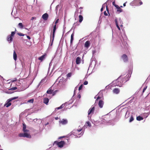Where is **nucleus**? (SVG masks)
Segmentation results:
<instances>
[{
	"label": "nucleus",
	"instance_id": "obj_1",
	"mask_svg": "<svg viewBox=\"0 0 150 150\" xmlns=\"http://www.w3.org/2000/svg\"><path fill=\"white\" fill-rule=\"evenodd\" d=\"M18 98V97H15L12 98H10L8 99L7 101V103L4 106H6V107L8 108L11 105V103H10V102L12 101V100L17 99Z\"/></svg>",
	"mask_w": 150,
	"mask_h": 150
},
{
	"label": "nucleus",
	"instance_id": "obj_2",
	"mask_svg": "<svg viewBox=\"0 0 150 150\" xmlns=\"http://www.w3.org/2000/svg\"><path fill=\"white\" fill-rule=\"evenodd\" d=\"M16 30V29H15V31L12 32L11 33V34L10 35H8L7 37V40L9 42V43L11 42L13 40V38L15 34V31Z\"/></svg>",
	"mask_w": 150,
	"mask_h": 150
},
{
	"label": "nucleus",
	"instance_id": "obj_3",
	"mask_svg": "<svg viewBox=\"0 0 150 150\" xmlns=\"http://www.w3.org/2000/svg\"><path fill=\"white\" fill-rule=\"evenodd\" d=\"M123 79H121L120 77L118 78L116 81L117 85L120 87L122 86L123 84Z\"/></svg>",
	"mask_w": 150,
	"mask_h": 150
},
{
	"label": "nucleus",
	"instance_id": "obj_4",
	"mask_svg": "<svg viewBox=\"0 0 150 150\" xmlns=\"http://www.w3.org/2000/svg\"><path fill=\"white\" fill-rule=\"evenodd\" d=\"M24 133H20L18 134V136L20 137H26L28 138H31V136L29 134L24 132Z\"/></svg>",
	"mask_w": 150,
	"mask_h": 150
},
{
	"label": "nucleus",
	"instance_id": "obj_5",
	"mask_svg": "<svg viewBox=\"0 0 150 150\" xmlns=\"http://www.w3.org/2000/svg\"><path fill=\"white\" fill-rule=\"evenodd\" d=\"M54 143L55 144L57 145L59 147L62 148L63 146L65 143L64 141H62L59 142L55 141Z\"/></svg>",
	"mask_w": 150,
	"mask_h": 150
},
{
	"label": "nucleus",
	"instance_id": "obj_6",
	"mask_svg": "<svg viewBox=\"0 0 150 150\" xmlns=\"http://www.w3.org/2000/svg\"><path fill=\"white\" fill-rule=\"evenodd\" d=\"M68 123V120L67 119H62V120L59 121V123L60 124L62 125H65Z\"/></svg>",
	"mask_w": 150,
	"mask_h": 150
},
{
	"label": "nucleus",
	"instance_id": "obj_7",
	"mask_svg": "<svg viewBox=\"0 0 150 150\" xmlns=\"http://www.w3.org/2000/svg\"><path fill=\"white\" fill-rule=\"evenodd\" d=\"M121 57L123 61L125 62H127L128 61V59L127 56L125 54H123L122 56Z\"/></svg>",
	"mask_w": 150,
	"mask_h": 150
},
{
	"label": "nucleus",
	"instance_id": "obj_8",
	"mask_svg": "<svg viewBox=\"0 0 150 150\" xmlns=\"http://www.w3.org/2000/svg\"><path fill=\"white\" fill-rule=\"evenodd\" d=\"M95 110V107H93L90 108L88 111V115H89L91 114H93Z\"/></svg>",
	"mask_w": 150,
	"mask_h": 150
},
{
	"label": "nucleus",
	"instance_id": "obj_9",
	"mask_svg": "<svg viewBox=\"0 0 150 150\" xmlns=\"http://www.w3.org/2000/svg\"><path fill=\"white\" fill-rule=\"evenodd\" d=\"M48 18V15L47 13L43 14L42 16V18L45 21H46Z\"/></svg>",
	"mask_w": 150,
	"mask_h": 150
},
{
	"label": "nucleus",
	"instance_id": "obj_10",
	"mask_svg": "<svg viewBox=\"0 0 150 150\" xmlns=\"http://www.w3.org/2000/svg\"><path fill=\"white\" fill-rule=\"evenodd\" d=\"M104 103V102L103 100H100L98 103L99 107L100 108H102L103 106Z\"/></svg>",
	"mask_w": 150,
	"mask_h": 150
},
{
	"label": "nucleus",
	"instance_id": "obj_11",
	"mask_svg": "<svg viewBox=\"0 0 150 150\" xmlns=\"http://www.w3.org/2000/svg\"><path fill=\"white\" fill-rule=\"evenodd\" d=\"M118 24L121 27H123V23L122 21L121 18H119V19L118 21Z\"/></svg>",
	"mask_w": 150,
	"mask_h": 150
},
{
	"label": "nucleus",
	"instance_id": "obj_12",
	"mask_svg": "<svg viewBox=\"0 0 150 150\" xmlns=\"http://www.w3.org/2000/svg\"><path fill=\"white\" fill-rule=\"evenodd\" d=\"M81 62V58L79 57H77L76 59V64H79Z\"/></svg>",
	"mask_w": 150,
	"mask_h": 150
},
{
	"label": "nucleus",
	"instance_id": "obj_13",
	"mask_svg": "<svg viewBox=\"0 0 150 150\" xmlns=\"http://www.w3.org/2000/svg\"><path fill=\"white\" fill-rule=\"evenodd\" d=\"M90 42L89 41H86L85 44L84 46L86 48H88L90 45Z\"/></svg>",
	"mask_w": 150,
	"mask_h": 150
},
{
	"label": "nucleus",
	"instance_id": "obj_14",
	"mask_svg": "<svg viewBox=\"0 0 150 150\" xmlns=\"http://www.w3.org/2000/svg\"><path fill=\"white\" fill-rule=\"evenodd\" d=\"M49 102V99L47 98H45L43 99V103L47 105Z\"/></svg>",
	"mask_w": 150,
	"mask_h": 150
},
{
	"label": "nucleus",
	"instance_id": "obj_15",
	"mask_svg": "<svg viewBox=\"0 0 150 150\" xmlns=\"http://www.w3.org/2000/svg\"><path fill=\"white\" fill-rule=\"evenodd\" d=\"M46 54H44L42 55L38 59L40 60L41 61H42L43 60L45 59V57H46Z\"/></svg>",
	"mask_w": 150,
	"mask_h": 150
},
{
	"label": "nucleus",
	"instance_id": "obj_16",
	"mask_svg": "<svg viewBox=\"0 0 150 150\" xmlns=\"http://www.w3.org/2000/svg\"><path fill=\"white\" fill-rule=\"evenodd\" d=\"M113 92L115 94H118L120 92V90L118 88H115L113 90Z\"/></svg>",
	"mask_w": 150,
	"mask_h": 150
},
{
	"label": "nucleus",
	"instance_id": "obj_17",
	"mask_svg": "<svg viewBox=\"0 0 150 150\" xmlns=\"http://www.w3.org/2000/svg\"><path fill=\"white\" fill-rule=\"evenodd\" d=\"M17 55L15 51H14L13 53V58L15 61H16L17 59Z\"/></svg>",
	"mask_w": 150,
	"mask_h": 150
},
{
	"label": "nucleus",
	"instance_id": "obj_18",
	"mask_svg": "<svg viewBox=\"0 0 150 150\" xmlns=\"http://www.w3.org/2000/svg\"><path fill=\"white\" fill-rule=\"evenodd\" d=\"M74 34L72 33L71 35V40H70V44L71 45L72 44L74 40Z\"/></svg>",
	"mask_w": 150,
	"mask_h": 150
},
{
	"label": "nucleus",
	"instance_id": "obj_19",
	"mask_svg": "<svg viewBox=\"0 0 150 150\" xmlns=\"http://www.w3.org/2000/svg\"><path fill=\"white\" fill-rule=\"evenodd\" d=\"M56 29V25H55L53 27V34H52V37L53 38H54V34Z\"/></svg>",
	"mask_w": 150,
	"mask_h": 150
},
{
	"label": "nucleus",
	"instance_id": "obj_20",
	"mask_svg": "<svg viewBox=\"0 0 150 150\" xmlns=\"http://www.w3.org/2000/svg\"><path fill=\"white\" fill-rule=\"evenodd\" d=\"M53 90L49 88L47 91V93L48 94H51L53 93Z\"/></svg>",
	"mask_w": 150,
	"mask_h": 150
},
{
	"label": "nucleus",
	"instance_id": "obj_21",
	"mask_svg": "<svg viewBox=\"0 0 150 150\" xmlns=\"http://www.w3.org/2000/svg\"><path fill=\"white\" fill-rule=\"evenodd\" d=\"M134 2L137 4L139 3V5H141L142 4V2L140 0H135L134 1Z\"/></svg>",
	"mask_w": 150,
	"mask_h": 150
},
{
	"label": "nucleus",
	"instance_id": "obj_22",
	"mask_svg": "<svg viewBox=\"0 0 150 150\" xmlns=\"http://www.w3.org/2000/svg\"><path fill=\"white\" fill-rule=\"evenodd\" d=\"M23 130L24 132H29V130L26 129V126L25 125H24L23 124Z\"/></svg>",
	"mask_w": 150,
	"mask_h": 150
},
{
	"label": "nucleus",
	"instance_id": "obj_23",
	"mask_svg": "<svg viewBox=\"0 0 150 150\" xmlns=\"http://www.w3.org/2000/svg\"><path fill=\"white\" fill-rule=\"evenodd\" d=\"M79 22L81 23L82 22V21L83 20V17L82 15H80L79 16Z\"/></svg>",
	"mask_w": 150,
	"mask_h": 150
},
{
	"label": "nucleus",
	"instance_id": "obj_24",
	"mask_svg": "<svg viewBox=\"0 0 150 150\" xmlns=\"http://www.w3.org/2000/svg\"><path fill=\"white\" fill-rule=\"evenodd\" d=\"M137 120L140 121L141 120H142L143 119V118L140 116H138L137 117Z\"/></svg>",
	"mask_w": 150,
	"mask_h": 150
},
{
	"label": "nucleus",
	"instance_id": "obj_25",
	"mask_svg": "<svg viewBox=\"0 0 150 150\" xmlns=\"http://www.w3.org/2000/svg\"><path fill=\"white\" fill-rule=\"evenodd\" d=\"M64 104H63L60 107L56 108V110L57 109V110H58L59 109H61L64 107Z\"/></svg>",
	"mask_w": 150,
	"mask_h": 150
},
{
	"label": "nucleus",
	"instance_id": "obj_26",
	"mask_svg": "<svg viewBox=\"0 0 150 150\" xmlns=\"http://www.w3.org/2000/svg\"><path fill=\"white\" fill-rule=\"evenodd\" d=\"M122 11V10L120 7L117 9V12L118 13H120Z\"/></svg>",
	"mask_w": 150,
	"mask_h": 150
},
{
	"label": "nucleus",
	"instance_id": "obj_27",
	"mask_svg": "<svg viewBox=\"0 0 150 150\" xmlns=\"http://www.w3.org/2000/svg\"><path fill=\"white\" fill-rule=\"evenodd\" d=\"M115 21L116 25V26L117 27V28H119V27H119L120 26L118 24V22H117V19H115Z\"/></svg>",
	"mask_w": 150,
	"mask_h": 150
},
{
	"label": "nucleus",
	"instance_id": "obj_28",
	"mask_svg": "<svg viewBox=\"0 0 150 150\" xmlns=\"http://www.w3.org/2000/svg\"><path fill=\"white\" fill-rule=\"evenodd\" d=\"M18 25L19 27L21 28H23V26L22 23H18Z\"/></svg>",
	"mask_w": 150,
	"mask_h": 150
},
{
	"label": "nucleus",
	"instance_id": "obj_29",
	"mask_svg": "<svg viewBox=\"0 0 150 150\" xmlns=\"http://www.w3.org/2000/svg\"><path fill=\"white\" fill-rule=\"evenodd\" d=\"M72 74V73L71 72L68 73L67 75V78H69L71 77V76Z\"/></svg>",
	"mask_w": 150,
	"mask_h": 150
},
{
	"label": "nucleus",
	"instance_id": "obj_30",
	"mask_svg": "<svg viewBox=\"0 0 150 150\" xmlns=\"http://www.w3.org/2000/svg\"><path fill=\"white\" fill-rule=\"evenodd\" d=\"M34 99H32L30 100H29L28 101V103H33L34 101Z\"/></svg>",
	"mask_w": 150,
	"mask_h": 150
},
{
	"label": "nucleus",
	"instance_id": "obj_31",
	"mask_svg": "<svg viewBox=\"0 0 150 150\" xmlns=\"http://www.w3.org/2000/svg\"><path fill=\"white\" fill-rule=\"evenodd\" d=\"M86 124L87 125V126H88L89 127H91V123L89 121L86 122Z\"/></svg>",
	"mask_w": 150,
	"mask_h": 150
},
{
	"label": "nucleus",
	"instance_id": "obj_32",
	"mask_svg": "<svg viewBox=\"0 0 150 150\" xmlns=\"http://www.w3.org/2000/svg\"><path fill=\"white\" fill-rule=\"evenodd\" d=\"M18 35L21 36H24V35H25L23 33H18Z\"/></svg>",
	"mask_w": 150,
	"mask_h": 150
},
{
	"label": "nucleus",
	"instance_id": "obj_33",
	"mask_svg": "<svg viewBox=\"0 0 150 150\" xmlns=\"http://www.w3.org/2000/svg\"><path fill=\"white\" fill-rule=\"evenodd\" d=\"M134 120V118L132 116H131L130 119L129 120V122H131Z\"/></svg>",
	"mask_w": 150,
	"mask_h": 150
},
{
	"label": "nucleus",
	"instance_id": "obj_34",
	"mask_svg": "<svg viewBox=\"0 0 150 150\" xmlns=\"http://www.w3.org/2000/svg\"><path fill=\"white\" fill-rule=\"evenodd\" d=\"M16 89H17V88L16 87H12V88H11L10 89V90H15Z\"/></svg>",
	"mask_w": 150,
	"mask_h": 150
},
{
	"label": "nucleus",
	"instance_id": "obj_35",
	"mask_svg": "<svg viewBox=\"0 0 150 150\" xmlns=\"http://www.w3.org/2000/svg\"><path fill=\"white\" fill-rule=\"evenodd\" d=\"M82 87H83V85L82 84L79 87V91H80Z\"/></svg>",
	"mask_w": 150,
	"mask_h": 150
},
{
	"label": "nucleus",
	"instance_id": "obj_36",
	"mask_svg": "<svg viewBox=\"0 0 150 150\" xmlns=\"http://www.w3.org/2000/svg\"><path fill=\"white\" fill-rule=\"evenodd\" d=\"M127 112H126V115H125V117L126 118H128V117L129 116V113L127 115Z\"/></svg>",
	"mask_w": 150,
	"mask_h": 150
},
{
	"label": "nucleus",
	"instance_id": "obj_37",
	"mask_svg": "<svg viewBox=\"0 0 150 150\" xmlns=\"http://www.w3.org/2000/svg\"><path fill=\"white\" fill-rule=\"evenodd\" d=\"M77 97L79 99L81 98V96L80 94L78 93L77 95Z\"/></svg>",
	"mask_w": 150,
	"mask_h": 150
},
{
	"label": "nucleus",
	"instance_id": "obj_38",
	"mask_svg": "<svg viewBox=\"0 0 150 150\" xmlns=\"http://www.w3.org/2000/svg\"><path fill=\"white\" fill-rule=\"evenodd\" d=\"M147 88V86H146L145 87H144L143 90V93L146 90V88Z\"/></svg>",
	"mask_w": 150,
	"mask_h": 150
},
{
	"label": "nucleus",
	"instance_id": "obj_39",
	"mask_svg": "<svg viewBox=\"0 0 150 150\" xmlns=\"http://www.w3.org/2000/svg\"><path fill=\"white\" fill-rule=\"evenodd\" d=\"M88 83V82L87 81H86L84 82L83 84L84 85H86Z\"/></svg>",
	"mask_w": 150,
	"mask_h": 150
},
{
	"label": "nucleus",
	"instance_id": "obj_40",
	"mask_svg": "<svg viewBox=\"0 0 150 150\" xmlns=\"http://www.w3.org/2000/svg\"><path fill=\"white\" fill-rule=\"evenodd\" d=\"M58 21H59V19H57V20L55 23H54V24H55V25H56V24L58 23Z\"/></svg>",
	"mask_w": 150,
	"mask_h": 150
},
{
	"label": "nucleus",
	"instance_id": "obj_41",
	"mask_svg": "<svg viewBox=\"0 0 150 150\" xmlns=\"http://www.w3.org/2000/svg\"><path fill=\"white\" fill-rule=\"evenodd\" d=\"M82 130V129H77V130L76 131V132H80Z\"/></svg>",
	"mask_w": 150,
	"mask_h": 150
},
{
	"label": "nucleus",
	"instance_id": "obj_42",
	"mask_svg": "<svg viewBox=\"0 0 150 150\" xmlns=\"http://www.w3.org/2000/svg\"><path fill=\"white\" fill-rule=\"evenodd\" d=\"M115 7H116V8L117 9L118 8H119L120 7L118 6V5H115Z\"/></svg>",
	"mask_w": 150,
	"mask_h": 150
},
{
	"label": "nucleus",
	"instance_id": "obj_43",
	"mask_svg": "<svg viewBox=\"0 0 150 150\" xmlns=\"http://www.w3.org/2000/svg\"><path fill=\"white\" fill-rule=\"evenodd\" d=\"M104 15L105 16H108V14L106 12V11H105L104 12Z\"/></svg>",
	"mask_w": 150,
	"mask_h": 150
},
{
	"label": "nucleus",
	"instance_id": "obj_44",
	"mask_svg": "<svg viewBox=\"0 0 150 150\" xmlns=\"http://www.w3.org/2000/svg\"><path fill=\"white\" fill-rule=\"evenodd\" d=\"M57 91H55L54 92H53L52 93V96H53L55 95V93Z\"/></svg>",
	"mask_w": 150,
	"mask_h": 150
},
{
	"label": "nucleus",
	"instance_id": "obj_45",
	"mask_svg": "<svg viewBox=\"0 0 150 150\" xmlns=\"http://www.w3.org/2000/svg\"><path fill=\"white\" fill-rule=\"evenodd\" d=\"M100 98V97L98 96L97 97V99H96V101L98 99H99Z\"/></svg>",
	"mask_w": 150,
	"mask_h": 150
},
{
	"label": "nucleus",
	"instance_id": "obj_46",
	"mask_svg": "<svg viewBox=\"0 0 150 150\" xmlns=\"http://www.w3.org/2000/svg\"><path fill=\"white\" fill-rule=\"evenodd\" d=\"M106 10L108 11V13H109V11H108V9L107 6H106Z\"/></svg>",
	"mask_w": 150,
	"mask_h": 150
},
{
	"label": "nucleus",
	"instance_id": "obj_47",
	"mask_svg": "<svg viewBox=\"0 0 150 150\" xmlns=\"http://www.w3.org/2000/svg\"><path fill=\"white\" fill-rule=\"evenodd\" d=\"M27 37L29 39H30V37L29 36L27 35Z\"/></svg>",
	"mask_w": 150,
	"mask_h": 150
},
{
	"label": "nucleus",
	"instance_id": "obj_48",
	"mask_svg": "<svg viewBox=\"0 0 150 150\" xmlns=\"http://www.w3.org/2000/svg\"><path fill=\"white\" fill-rule=\"evenodd\" d=\"M112 4H113V5L114 6H115V5H116L115 4V3L114 1L112 2Z\"/></svg>",
	"mask_w": 150,
	"mask_h": 150
},
{
	"label": "nucleus",
	"instance_id": "obj_49",
	"mask_svg": "<svg viewBox=\"0 0 150 150\" xmlns=\"http://www.w3.org/2000/svg\"><path fill=\"white\" fill-rule=\"evenodd\" d=\"M64 137H65L64 136L60 137H59V139H61V138H64Z\"/></svg>",
	"mask_w": 150,
	"mask_h": 150
},
{
	"label": "nucleus",
	"instance_id": "obj_50",
	"mask_svg": "<svg viewBox=\"0 0 150 150\" xmlns=\"http://www.w3.org/2000/svg\"><path fill=\"white\" fill-rule=\"evenodd\" d=\"M14 79H15L14 80H13L12 81L13 82H14V81H16L17 80V79H16V78H15Z\"/></svg>",
	"mask_w": 150,
	"mask_h": 150
},
{
	"label": "nucleus",
	"instance_id": "obj_51",
	"mask_svg": "<svg viewBox=\"0 0 150 150\" xmlns=\"http://www.w3.org/2000/svg\"><path fill=\"white\" fill-rule=\"evenodd\" d=\"M103 7H102L101 8V9H100V11L102 12L103 11Z\"/></svg>",
	"mask_w": 150,
	"mask_h": 150
},
{
	"label": "nucleus",
	"instance_id": "obj_52",
	"mask_svg": "<svg viewBox=\"0 0 150 150\" xmlns=\"http://www.w3.org/2000/svg\"><path fill=\"white\" fill-rule=\"evenodd\" d=\"M126 3H124L123 4V5L124 6H126Z\"/></svg>",
	"mask_w": 150,
	"mask_h": 150
},
{
	"label": "nucleus",
	"instance_id": "obj_53",
	"mask_svg": "<svg viewBox=\"0 0 150 150\" xmlns=\"http://www.w3.org/2000/svg\"><path fill=\"white\" fill-rule=\"evenodd\" d=\"M117 28L119 30H120V27H119V28Z\"/></svg>",
	"mask_w": 150,
	"mask_h": 150
},
{
	"label": "nucleus",
	"instance_id": "obj_54",
	"mask_svg": "<svg viewBox=\"0 0 150 150\" xmlns=\"http://www.w3.org/2000/svg\"><path fill=\"white\" fill-rule=\"evenodd\" d=\"M58 119V117H56L55 118V119L56 120H57V119Z\"/></svg>",
	"mask_w": 150,
	"mask_h": 150
},
{
	"label": "nucleus",
	"instance_id": "obj_55",
	"mask_svg": "<svg viewBox=\"0 0 150 150\" xmlns=\"http://www.w3.org/2000/svg\"><path fill=\"white\" fill-rule=\"evenodd\" d=\"M34 18L33 17H32V18H31V20H33V19Z\"/></svg>",
	"mask_w": 150,
	"mask_h": 150
},
{
	"label": "nucleus",
	"instance_id": "obj_56",
	"mask_svg": "<svg viewBox=\"0 0 150 150\" xmlns=\"http://www.w3.org/2000/svg\"><path fill=\"white\" fill-rule=\"evenodd\" d=\"M82 132H81L80 134H81V135H82L83 134V133H82Z\"/></svg>",
	"mask_w": 150,
	"mask_h": 150
},
{
	"label": "nucleus",
	"instance_id": "obj_57",
	"mask_svg": "<svg viewBox=\"0 0 150 150\" xmlns=\"http://www.w3.org/2000/svg\"><path fill=\"white\" fill-rule=\"evenodd\" d=\"M80 9H82V8H82V7H80Z\"/></svg>",
	"mask_w": 150,
	"mask_h": 150
},
{
	"label": "nucleus",
	"instance_id": "obj_58",
	"mask_svg": "<svg viewBox=\"0 0 150 150\" xmlns=\"http://www.w3.org/2000/svg\"><path fill=\"white\" fill-rule=\"evenodd\" d=\"M120 7H122V6H120Z\"/></svg>",
	"mask_w": 150,
	"mask_h": 150
},
{
	"label": "nucleus",
	"instance_id": "obj_59",
	"mask_svg": "<svg viewBox=\"0 0 150 150\" xmlns=\"http://www.w3.org/2000/svg\"><path fill=\"white\" fill-rule=\"evenodd\" d=\"M0 150H3L2 149H0Z\"/></svg>",
	"mask_w": 150,
	"mask_h": 150
}]
</instances>
